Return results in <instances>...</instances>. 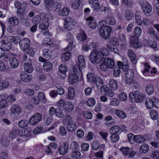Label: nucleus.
<instances>
[{"mask_svg":"<svg viewBox=\"0 0 159 159\" xmlns=\"http://www.w3.org/2000/svg\"><path fill=\"white\" fill-rule=\"evenodd\" d=\"M99 31L100 36L104 39H108L112 31V28L110 26L103 24L100 27Z\"/></svg>","mask_w":159,"mask_h":159,"instance_id":"f257e3e1","label":"nucleus"},{"mask_svg":"<svg viewBox=\"0 0 159 159\" xmlns=\"http://www.w3.org/2000/svg\"><path fill=\"white\" fill-rule=\"evenodd\" d=\"M129 97L130 101L136 102H140L145 98L144 95L138 90L135 91L134 93L132 92H130Z\"/></svg>","mask_w":159,"mask_h":159,"instance_id":"f03ea898","label":"nucleus"},{"mask_svg":"<svg viewBox=\"0 0 159 159\" xmlns=\"http://www.w3.org/2000/svg\"><path fill=\"white\" fill-rule=\"evenodd\" d=\"M89 59L92 63L96 64H99L103 60L99 52L95 50H93L91 53Z\"/></svg>","mask_w":159,"mask_h":159,"instance_id":"7ed1b4c3","label":"nucleus"},{"mask_svg":"<svg viewBox=\"0 0 159 159\" xmlns=\"http://www.w3.org/2000/svg\"><path fill=\"white\" fill-rule=\"evenodd\" d=\"M140 5L144 14L147 16H149L152 10V7L149 3L144 1L141 2Z\"/></svg>","mask_w":159,"mask_h":159,"instance_id":"20e7f679","label":"nucleus"},{"mask_svg":"<svg viewBox=\"0 0 159 159\" xmlns=\"http://www.w3.org/2000/svg\"><path fill=\"white\" fill-rule=\"evenodd\" d=\"M75 22L73 19L70 17H68L65 20L64 28L68 30H70L73 28Z\"/></svg>","mask_w":159,"mask_h":159,"instance_id":"39448f33","label":"nucleus"},{"mask_svg":"<svg viewBox=\"0 0 159 159\" xmlns=\"http://www.w3.org/2000/svg\"><path fill=\"white\" fill-rule=\"evenodd\" d=\"M42 115L39 113H36L34 114L29 120V123L32 125H34L39 122L42 119Z\"/></svg>","mask_w":159,"mask_h":159,"instance_id":"423d86ee","label":"nucleus"},{"mask_svg":"<svg viewBox=\"0 0 159 159\" xmlns=\"http://www.w3.org/2000/svg\"><path fill=\"white\" fill-rule=\"evenodd\" d=\"M30 43V41L29 39L25 38L22 39L19 42L20 48L23 51H25L29 48Z\"/></svg>","mask_w":159,"mask_h":159,"instance_id":"0eeeda50","label":"nucleus"},{"mask_svg":"<svg viewBox=\"0 0 159 159\" xmlns=\"http://www.w3.org/2000/svg\"><path fill=\"white\" fill-rule=\"evenodd\" d=\"M123 154L127 156L129 158L133 157L135 155L136 152L131 150L128 147H122L120 149Z\"/></svg>","mask_w":159,"mask_h":159,"instance_id":"6e6552de","label":"nucleus"},{"mask_svg":"<svg viewBox=\"0 0 159 159\" xmlns=\"http://www.w3.org/2000/svg\"><path fill=\"white\" fill-rule=\"evenodd\" d=\"M39 61L41 62H44L43 68L47 71H49L52 68V63L50 62H47V60L42 57H40L39 58Z\"/></svg>","mask_w":159,"mask_h":159,"instance_id":"1a4fd4ad","label":"nucleus"},{"mask_svg":"<svg viewBox=\"0 0 159 159\" xmlns=\"http://www.w3.org/2000/svg\"><path fill=\"white\" fill-rule=\"evenodd\" d=\"M130 40V46L134 48H137L141 46V43L139 42V38L132 36Z\"/></svg>","mask_w":159,"mask_h":159,"instance_id":"9d476101","label":"nucleus"},{"mask_svg":"<svg viewBox=\"0 0 159 159\" xmlns=\"http://www.w3.org/2000/svg\"><path fill=\"white\" fill-rule=\"evenodd\" d=\"M104 21H105L106 24L111 25H114L116 22V20L113 16L111 14H109L107 16L105 21L102 20L100 22L99 24L102 25V23Z\"/></svg>","mask_w":159,"mask_h":159,"instance_id":"9b49d317","label":"nucleus"},{"mask_svg":"<svg viewBox=\"0 0 159 159\" xmlns=\"http://www.w3.org/2000/svg\"><path fill=\"white\" fill-rule=\"evenodd\" d=\"M66 38L67 40L69 42V44L65 49L67 50L68 48V50H70L72 49V48L73 47V42L74 41V39L73 36L70 33H68L66 35Z\"/></svg>","mask_w":159,"mask_h":159,"instance_id":"f8f14e48","label":"nucleus"},{"mask_svg":"<svg viewBox=\"0 0 159 159\" xmlns=\"http://www.w3.org/2000/svg\"><path fill=\"white\" fill-rule=\"evenodd\" d=\"M79 77L73 73H70L68 75V81L70 84L76 83L78 81Z\"/></svg>","mask_w":159,"mask_h":159,"instance_id":"ddd939ff","label":"nucleus"},{"mask_svg":"<svg viewBox=\"0 0 159 159\" xmlns=\"http://www.w3.org/2000/svg\"><path fill=\"white\" fill-rule=\"evenodd\" d=\"M68 144L65 142L62 144L59 149V152L61 155H63L66 153L68 150Z\"/></svg>","mask_w":159,"mask_h":159,"instance_id":"4468645a","label":"nucleus"},{"mask_svg":"<svg viewBox=\"0 0 159 159\" xmlns=\"http://www.w3.org/2000/svg\"><path fill=\"white\" fill-rule=\"evenodd\" d=\"M89 4L93 8V10L98 11L99 8L98 1V0H89Z\"/></svg>","mask_w":159,"mask_h":159,"instance_id":"2eb2a0df","label":"nucleus"},{"mask_svg":"<svg viewBox=\"0 0 159 159\" xmlns=\"http://www.w3.org/2000/svg\"><path fill=\"white\" fill-rule=\"evenodd\" d=\"M42 54L44 57L48 59H51L53 57L52 51L48 49H45L43 50Z\"/></svg>","mask_w":159,"mask_h":159,"instance_id":"dca6fc26","label":"nucleus"},{"mask_svg":"<svg viewBox=\"0 0 159 159\" xmlns=\"http://www.w3.org/2000/svg\"><path fill=\"white\" fill-rule=\"evenodd\" d=\"M103 60L107 64V67H108L109 69H112L114 68L115 66V63L114 61L112 59L106 58H104Z\"/></svg>","mask_w":159,"mask_h":159,"instance_id":"f3484780","label":"nucleus"},{"mask_svg":"<svg viewBox=\"0 0 159 159\" xmlns=\"http://www.w3.org/2000/svg\"><path fill=\"white\" fill-rule=\"evenodd\" d=\"M20 76L21 80L25 82L30 81L32 78V76L31 75L24 72H22L21 73Z\"/></svg>","mask_w":159,"mask_h":159,"instance_id":"a211bd4d","label":"nucleus"},{"mask_svg":"<svg viewBox=\"0 0 159 159\" xmlns=\"http://www.w3.org/2000/svg\"><path fill=\"white\" fill-rule=\"evenodd\" d=\"M20 39L19 36H9L7 38V41L10 43H13L14 44H17L19 43Z\"/></svg>","mask_w":159,"mask_h":159,"instance_id":"6ab92c4d","label":"nucleus"},{"mask_svg":"<svg viewBox=\"0 0 159 159\" xmlns=\"http://www.w3.org/2000/svg\"><path fill=\"white\" fill-rule=\"evenodd\" d=\"M69 48L67 50H66L65 49V50L66 51V52H64L61 56V60L63 62L67 61L69 60L70 57L71 56V54L70 52H69L68 51Z\"/></svg>","mask_w":159,"mask_h":159,"instance_id":"aec40b11","label":"nucleus"},{"mask_svg":"<svg viewBox=\"0 0 159 159\" xmlns=\"http://www.w3.org/2000/svg\"><path fill=\"white\" fill-rule=\"evenodd\" d=\"M81 68L82 69L80 66L78 65H75L73 67L72 71L73 74L78 76H80V74L82 75Z\"/></svg>","mask_w":159,"mask_h":159,"instance_id":"412c9836","label":"nucleus"},{"mask_svg":"<svg viewBox=\"0 0 159 159\" xmlns=\"http://www.w3.org/2000/svg\"><path fill=\"white\" fill-rule=\"evenodd\" d=\"M9 61L10 65L12 68H16L19 65V61L15 57H10L9 59Z\"/></svg>","mask_w":159,"mask_h":159,"instance_id":"4be33fe9","label":"nucleus"},{"mask_svg":"<svg viewBox=\"0 0 159 159\" xmlns=\"http://www.w3.org/2000/svg\"><path fill=\"white\" fill-rule=\"evenodd\" d=\"M8 22L13 26L18 25L19 23V20L17 17L16 16H12L10 17L8 20Z\"/></svg>","mask_w":159,"mask_h":159,"instance_id":"5701e85b","label":"nucleus"},{"mask_svg":"<svg viewBox=\"0 0 159 159\" xmlns=\"http://www.w3.org/2000/svg\"><path fill=\"white\" fill-rule=\"evenodd\" d=\"M94 82H95L96 87L98 89H101L102 88L103 86V82L100 77L97 76Z\"/></svg>","mask_w":159,"mask_h":159,"instance_id":"b1692460","label":"nucleus"},{"mask_svg":"<svg viewBox=\"0 0 159 159\" xmlns=\"http://www.w3.org/2000/svg\"><path fill=\"white\" fill-rule=\"evenodd\" d=\"M128 55L133 63V64H135L137 62L135 55L132 49H130L128 50Z\"/></svg>","mask_w":159,"mask_h":159,"instance_id":"393cba45","label":"nucleus"},{"mask_svg":"<svg viewBox=\"0 0 159 159\" xmlns=\"http://www.w3.org/2000/svg\"><path fill=\"white\" fill-rule=\"evenodd\" d=\"M22 6L23 7H22L21 9H18L16 11V13L18 16L20 17V16H24L25 14V11L27 7V5L25 3H22Z\"/></svg>","mask_w":159,"mask_h":159,"instance_id":"a878e982","label":"nucleus"},{"mask_svg":"<svg viewBox=\"0 0 159 159\" xmlns=\"http://www.w3.org/2000/svg\"><path fill=\"white\" fill-rule=\"evenodd\" d=\"M153 99L150 98H147L145 100V105L148 109H152L154 107Z\"/></svg>","mask_w":159,"mask_h":159,"instance_id":"bb28decb","label":"nucleus"},{"mask_svg":"<svg viewBox=\"0 0 159 159\" xmlns=\"http://www.w3.org/2000/svg\"><path fill=\"white\" fill-rule=\"evenodd\" d=\"M75 96V90L72 87H70L68 89V98L71 100H73Z\"/></svg>","mask_w":159,"mask_h":159,"instance_id":"cd10ccee","label":"nucleus"},{"mask_svg":"<svg viewBox=\"0 0 159 159\" xmlns=\"http://www.w3.org/2000/svg\"><path fill=\"white\" fill-rule=\"evenodd\" d=\"M109 86L110 88L113 90H115L118 89L117 82L114 80L111 79L109 82Z\"/></svg>","mask_w":159,"mask_h":159,"instance_id":"c85d7f7f","label":"nucleus"},{"mask_svg":"<svg viewBox=\"0 0 159 159\" xmlns=\"http://www.w3.org/2000/svg\"><path fill=\"white\" fill-rule=\"evenodd\" d=\"M87 80L91 83H94L96 77L95 75L93 73H88L87 75Z\"/></svg>","mask_w":159,"mask_h":159,"instance_id":"c756f323","label":"nucleus"},{"mask_svg":"<svg viewBox=\"0 0 159 159\" xmlns=\"http://www.w3.org/2000/svg\"><path fill=\"white\" fill-rule=\"evenodd\" d=\"M125 17L127 20H131L134 17L133 14L129 9H127L125 12Z\"/></svg>","mask_w":159,"mask_h":159,"instance_id":"7c9ffc66","label":"nucleus"},{"mask_svg":"<svg viewBox=\"0 0 159 159\" xmlns=\"http://www.w3.org/2000/svg\"><path fill=\"white\" fill-rule=\"evenodd\" d=\"M61 8V5L60 3L58 2H56L52 5V10L53 11L57 12L60 11V9Z\"/></svg>","mask_w":159,"mask_h":159,"instance_id":"2f4dec72","label":"nucleus"},{"mask_svg":"<svg viewBox=\"0 0 159 159\" xmlns=\"http://www.w3.org/2000/svg\"><path fill=\"white\" fill-rule=\"evenodd\" d=\"M19 129H14L11 130L9 134V137L10 138L14 139L19 136Z\"/></svg>","mask_w":159,"mask_h":159,"instance_id":"473e14b6","label":"nucleus"},{"mask_svg":"<svg viewBox=\"0 0 159 159\" xmlns=\"http://www.w3.org/2000/svg\"><path fill=\"white\" fill-rule=\"evenodd\" d=\"M25 70L29 73L32 72L34 69L33 67L30 63H25L24 66Z\"/></svg>","mask_w":159,"mask_h":159,"instance_id":"72a5a7b5","label":"nucleus"},{"mask_svg":"<svg viewBox=\"0 0 159 159\" xmlns=\"http://www.w3.org/2000/svg\"><path fill=\"white\" fill-rule=\"evenodd\" d=\"M103 91L104 92L105 94L110 97H112L114 96V93L112 90L107 87L103 88Z\"/></svg>","mask_w":159,"mask_h":159,"instance_id":"f704fd0d","label":"nucleus"},{"mask_svg":"<svg viewBox=\"0 0 159 159\" xmlns=\"http://www.w3.org/2000/svg\"><path fill=\"white\" fill-rule=\"evenodd\" d=\"M101 55L103 59H104L105 57L108 56L109 55V52L107 49L105 48H102L98 51Z\"/></svg>","mask_w":159,"mask_h":159,"instance_id":"c9c22d12","label":"nucleus"},{"mask_svg":"<svg viewBox=\"0 0 159 159\" xmlns=\"http://www.w3.org/2000/svg\"><path fill=\"white\" fill-rule=\"evenodd\" d=\"M79 65L82 68H84L85 65V59L82 55H80L78 58Z\"/></svg>","mask_w":159,"mask_h":159,"instance_id":"e433bc0d","label":"nucleus"},{"mask_svg":"<svg viewBox=\"0 0 159 159\" xmlns=\"http://www.w3.org/2000/svg\"><path fill=\"white\" fill-rule=\"evenodd\" d=\"M69 9L67 7H65L60 11L58 14L61 16H66L69 15Z\"/></svg>","mask_w":159,"mask_h":159,"instance_id":"4c0bfd02","label":"nucleus"},{"mask_svg":"<svg viewBox=\"0 0 159 159\" xmlns=\"http://www.w3.org/2000/svg\"><path fill=\"white\" fill-rule=\"evenodd\" d=\"M11 112L17 114L20 113L21 111L20 108L19 107V106L17 105L12 106L11 108Z\"/></svg>","mask_w":159,"mask_h":159,"instance_id":"58836bf2","label":"nucleus"},{"mask_svg":"<svg viewBox=\"0 0 159 159\" xmlns=\"http://www.w3.org/2000/svg\"><path fill=\"white\" fill-rule=\"evenodd\" d=\"M116 113L119 117L122 119H124L126 117V113L124 111L120 109L116 110Z\"/></svg>","mask_w":159,"mask_h":159,"instance_id":"ea45409f","label":"nucleus"},{"mask_svg":"<svg viewBox=\"0 0 159 159\" xmlns=\"http://www.w3.org/2000/svg\"><path fill=\"white\" fill-rule=\"evenodd\" d=\"M67 128L69 131L72 132L76 129V124L75 123H74L73 122L67 124Z\"/></svg>","mask_w":159,"mask_h":159,"instance_id":"a19ab883","label":"nucleus"},{"mask_svg":"<svg viewBox=\"0 0 159 159\" xmlns=\"http://www.w3.org/2000/svg\"><path fill=\"white\" fill-rule=\"evenodd\" d=\"M9 86V82L7 80H2L0 81V89L7 88Z\"/></svg>","mask_w":159,"mask_h":159,"instance_id":"79ce46f5","label":"nucleus"},{"mask_svg":"<svg viewBox=\"0 0 159 159\" xmlns=\"http://www.w3.org/2000/svg\"><path fill=\"white\" fill-rule=\"evenodd\" d=\"M53 19V17L52 15L49 13L44 15L42 18L43 20L47 21L48 22L52 20Z\"/></svg>","mask_w":159,"mask_h":159,"instance_id":"37998d69","label":"nucleus"},{"mask_svg":"<svg viewBox=\"0 0 159 159\" xmlns=\"http://www.w3.org/2000/svg\"><path fill=\"white\" fill-rule=\"evenodd\" d=\"M146 91L149 95H151L154 91V88L151 84H148L146 87Z\"/></svg>","mask_w":159,"mask_h":159,"instance_id":"c03bdc74","label":"nucleus"},{"mask_svg":"<svg viewBox=\"0 0 159 159\" xmlns=\"http://www.w3.org/2000/svg\"><path fill=\"white\" fill-rule=\"evenodd\" d=\"M19 17L20 18V21L24 25H26L29 24L28 21L29 19L28 17L26 16L25 17L24 16H20Z\"/></svg>","mask_w":159,"mask_h":159,"instance_id":"a18cd8bd","label":"nucleus"},{"mask_svg":"<svg viewBox=\"0 0 159 159\" xmlns=\"http://www.w3.org/2000/svg\"><path fill=\"white\" fill-rule=\"evenodd\" d=\"M95 100L92 98L89 99L87 101L86 104L87 106L91 107H93L95 104Z\"/></svg>","mask_w":159,"mask_h":159,"instance_id":"49530a36","label":"nucleus"},{"mask_svg":"<svg viewBox=\"0 0 159 159\" xmlns=\"http://www.w3.org/2000/svg\"><path fill=\"white\" fill-rule=\"evenodd\" d=\"M141 32L142 30L140 27L136 26L134 28V33L135 35L134 36L135 37L139 38L141 34Z\"/></svg>","mask_w":159,"mask_h":159,"instance_id":"de8ad7c7","label":"nucleus"},{"mask_svg":"<svg viewBox=\"0 0 159 159\" xmlns=\"http://www.w3.org/2000/svg\"><path fill=\"white\" fill-rule=\"evenodd\" d=\"M149 149L148 146L145 144H143L140 147V151L141 153H145Z\"/></svg>","mask_w":159,"mask_h":159,"instance_id":"09e8293b","label":"nucleus"},{"mask_svg":"<svg viewBox=\"0 0 159 159\" xmlns=\"http://www.w3.org/2000/svg\"><path fill=\"white\" fill-rule=\"evenodd\" d=\"M76 38L78 40L84 41L87 39V37L84 32H82L78 34Z\"/></svg>","mask_w":159,"mask_h":159,"instance_id":"8fccbe9b","label":"nucleus"},{"mask_svg":"<svg viewBox=\"0 0 159 159\" xmlns=\"http://www.w3.org/2000/svg\"><path fill=\"white\" fill-rule=\"evenodd\" d=\"M73 122L72 121L70 115H66L63 117V124L66 125L67 123L69 124Z\"/></svg>","mask_w":159,"mask_h":159,"instance_id":"3c124183","label":"nucleus"},{"mask_svg":"<svg viewBox=\"0 0 159 159\" xmlns=\"http://www.w3.org/2000/svg\"><path fill=\"white\" fill-rule=\"evenodd\" d=\"M144 67L143 70L141 71L142 74L145 76H146L147 73L149 71V69L150 68V66L148 65L147 63H145L144 65Z\"/></svg>","mask_w":159,"mask_h":159,"instance_id":"603ef678","label":"nucleus"},{"mask_svg":"<svg viewBox=\"0 0 159 159\" xmlns=\"http://www.w3.org/2000/svg\"><path fill=\"white\" fill-rule=\"evenodd\" d=\"M120 128L119 126H114L111 129L110 132L112 134H116L120 132Z\"/></svg>","mask_w":159,"mask_h":159,"instance_id":"864d4df0","label":"nucleus"},{"mask_svg":"<svg viewBox=\"0 0 159 159\" xmlns=\"http://www.w3.org/2000/svg\"><path fill=\"white\" fill-rule=\"evenodd\" d=\"M67 130L66 128L63 125L60 126L59 133L62 136H65L67 134Z\"/></svg>","mask_w":159,"mask_h":159,"instance_id":"5fc2aeb1","label":"nucleus"},{"mask_svg":"<svg viewBox=\"0 0 159 159\" xmlns=\"http://www.w3.org/2000/svg\"><path fill=\"white\" fill-rule=\"evenodd\" d=\"M54 0H44V4L47 8H49L53 5Z\"/></svg>","mask_w":159,"mask_h":159,"instance_id":"6e6d98bb","label":"nucleus"},{"mask_svg":"<svg viewBox=\"0 0 159 159\" xmlns=\"http://www.w3.org/2000/svg\"><path fill=\"white\" fill-rule=\"evenodd\" d=\"M81 2V0H75L72 5V7L74 10L77 9L80 6Z\"/></svg>","mask_w":159,"mask_h":159,"instance_id":"4d7b16f0","label":"nucleus"},{"mask_svg":"<svg viewBox=\"0 0 159 159\" xmlns=\"http://www.w3.org/2000/svg\"><path fill=\"white\" fill-rule=\"evenodd\" d=\"M52 120V117L51 116H46L44 118V123L46 125H49L51 124Z\"/></svg>","mask_w":159,"mask_h":159,"instance_id":"13d9d810","label":"nucleus"},{"mask_svg":"<svg viewBox=\"0 0 159 159\" xmlns=\"http://www.w3.org/2000/svg\"><path fill=\"white\" fill-rule=\"evenodd\" d=\"M38 98L39 101L43 102H45L46 100L44 94L42 92H40L38 93Z\"/></svg>","mask_w":159,"mask_h":159,"instance_id":"bf43d9fd","label":"nucleus"},{"mask_svg":"<svg viewBox=\"0 0 159 159\" xmlns=\"http://www.w3.org/2000/svg\"><path fill=\"white\" fill-rule=\"evenodd\" d=\"M145 141V138L144 137L139 135L135 136V142L138 143H142Z\"/></svg>","mask_w":159,"mask_h":159,"instance_id":"052dcab7","label":"nucleus"},{"mask_svg":"<svg viewBox=\"0 0 159 159\" xmlns=\"http://www.w3.org/2000/svg\"><path fill=\"white\" fill-rule=\"evenodd\" d=\"M128 139L129 142L133 144L135 142V136L131 134H129L127 135Z\"/></svg>","mask_w":159,"mask_h":159,"instance_id":"680f3d73","label":"nucleus"},{"mask_svg":"<svg viewBox=\"0 0 159 159\" xmlns=\"http://www.w3.org/2000/svg\"><path fill=\"white\" fill-rule=\"evenodd\" d=\"M134 73L133 70L132 69H130L127 70L125 74V76L133 79Z\"/></svg>","mask_w":159,"mask_h":159,"instance_id":"e2e57ef3","label":"nucleus"},{"mask_svg":"<svg viewBox=\"0 0 159 159\" xmlns=\"http://www.w3.org/2000/svg\"><path fill=\"white\" fill-rule=\"evenodd\" d=\"M151 118L154 120H156L158 118V115L157 112L154 110L150 111V112Z\"/></svg>","mask_w":159,"mask_h":159,"instance_id":"0e129e2a","label":"nucleus"},{"mask_svg":"<svg viewBox=\"0 0 159 159\" xmlns=\"http://www.w3.org/2000/svg\"><path fill=\"white\" fill-rule=\"evenodd\" d=\"M119 103L120 101L117 99L113 98L111 99L110 103L111 105L117 106L119 105Z\"/></svg>","mask_w":159,"mask_h":159,"instance_id":"69168bd1","label":"nucleus"},{"mask_svg":"<svg viewBox=\"0 0 159 159\" xmlns=\"http://www.w3.org/2000/svg\"><path fill=\"white\" fill-rule=\"evenodd\" d=\"M56 116L58 118H61L64 115L62 109L60 108H57L56 109Z\"/></svg>","mask_w":159,"mask_h":159,"instance_id":"338daca9","label":"nucleus"},{"mask_svg":"<svg viewBox=\"0 0 159 159\" xmlns=\"http://www.w3.org/2000/svg\"><path fill=\"white\" fill-rule=\"evenodd\" d=\"M48 22L44 21V22H43L40 24L39 26L41 30H44L48 28Z\"/></svg>","mask_w":159,"mask_h":159,"instance_id":"774afa93","label":"nucleus"}]
</instances>
